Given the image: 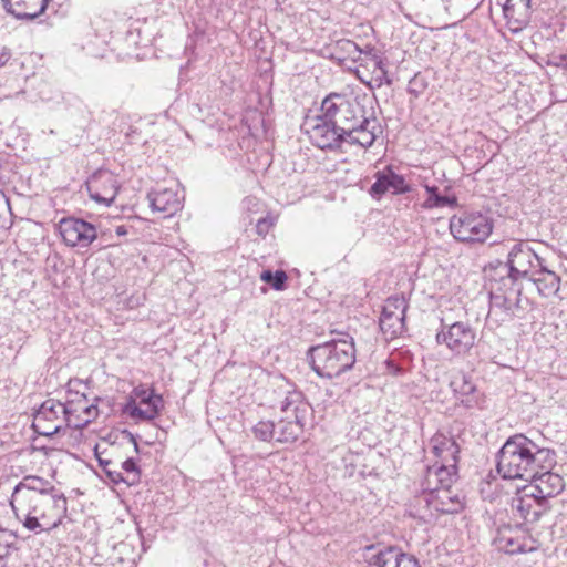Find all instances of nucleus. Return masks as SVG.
<instances>
[{
    "instance_id": "obj_31",
    "label": "nucleus",
    "mask_w": 567,
    "mask_h": 567,
    "mask_svg": "<svg viewBox=\"0 0 567 567\" xmlns=\"http://www.w3.org/2000/svg\"><path fill=\"white\" fill-rule=\"evenodd\" d=\"M254 436L262 442H270L272 439L276 440V427L271 421H259L252 427Z\"/></svg>"
},
{
    "instance_id": "obj_5",
    "label": "nucleus",
    "mask_w": 567,
    "mask_h": 567,
    "mask_svg": "<svg viewBox=\"0 0 567 567\" xmlns=\"http://www.w3.org/2000/svg\"><path fill=\"white\" fill-rule=\"evenodd\" d=\"M285 398L280 401V411H292L293 420L280 419L276 424V441L279 443H293L303 433L305 425L312 413L311 405L306 401L301 391L290 384L280 389Z\"/></svg>"
},
{
    "instance_id": "obj_8",
    "label": "nucleus",
    "mask_w": 567,
    "mask_h": 567,
    "mask_svg": "<svg viewBox=\"0 0 567 567\" xmlns=\"http://www.w3.org/2000/svg\"><path fill=\"white\" fill-rule=\"evenodd\" d=\"M32 427L39 435L48 437L71 427L64 403L54 399L45 400L33 414Z\"/></svg>"
},
{
    "instance_id": "obj_30",
    "label": "nucleus",
    "mask_w": 567,
    "mask_h": 567,
    "mask_svg": "<svg viewBox=\"0 0 567 567\" xmlns=\"http://www.w3.org/2000/svg\"><path fill=\"white\" fill-rule=\"evenodd\" d=\"M118 467L124 471L125 484L133 486L141 481V470L133 457H128L118 464Z\"/></svg>"
},
{
    "instance_id": "obj_50",
    "label": "nucleus",
    "mask_w": 567,
    "mask_h": 567,
    "mask_svg": "<svg viewBox=\"0 0 567 567\" xmlns=\"http://www.w3.org/2000/svg\"><path fill=\"white\" fill-rule=\"evenodd\" d=\"M281 413L284 414V416L281 419H287V420H293V412L290 411H281Z\"/></svg>"
},
{
    "instance_id": "obj_45",
    "label": "nucleus",
    "mask_w": 567,
    "mask_h": 567,
    "mask_svg": "<svg viewBox=\"0 0 567 567\" xmlns=\"http://www.w3.org/2000/svg\"><path fill=\"white\" fill-rule=\"evenodd\" d=\"M341 48L346 50L349 54L361 53V49L351 40H344L341 42Z\"/></svg>"
},
{
    "instance_id": "obj_48",
    "label": "nucleus",
    "mask_w": 567,
    "mask_h": 567,
    "mask_svg": "<svg viewBox=\"0 0 567 567\" xmlns=\"http://www.w3.org/2000/svg\"><path fill=\"white\" fill-rule=\"evenodd\" d=\"M268 227H269L268 223L265 219H260L257 224V233L260 235L266 234L268 230Z\"/></svg>"
},
{
    "instance_id": "obj_13",
    "label": "nucleus",
    "mask_w": 567,
    "mask_h": 567,
    "mask_svg": "<svg viewBox=\"0 0 567 567\" xmlns=\"http://www.w3.org/2000/svg\"><path fill=\"white\" fill-rule=\"evenodd\" d=\"M117 178L109 171L94 173L86 182V189L95 203L110 206L118 192Z\"/></svg>"
},
{
    "instance_id": "obj_26",
    "label": "nucleus",
    "mask_w": 567,
    "mask_h": 567,
    "mask_svg": "<svg viewBox=\"0 0 567 567\" xmlns=\"http://www.w3.org/2000/svg\"><path fill=\"white\" fill-rule=\"evenodd\" d=\"M163 408V399H155L151 404L142 405H138L134 399H130L123 408V413L135 421H152L159 415Z\"/></svg>"
},
{
    "instance_id": "obj_29",
    "label": "nucleus",
    "mask_w": 567,
    "mask_h": 567,
    "mask_svg": "<svg viewBox=\"0 0 567 567\" xmlns=\"http://www.w3.org/2000/svg\"><path fill=\"white\" fill-rule=\"evenodd\" d=\"M422 497H431V495H436L443 491V486L437 474L433 468V465L427 467L422 482Z\"/></svg>"
},
{
    "instance_id": "obj_41",
    "label": "nucleus",
    "mask_w": 567,
    "mask_h": 567,
    "mask_svg": "<svg viewBox=\"0 0 567 567\" xmlns=\"http://www.w3.org/2000/svg\"><path fill=\"white\" fill-rule=\"evenodd\" d=\"M104 474L113 484L125 483L124 473L118 467L107 468Z\"/></svg>"
},
{
    "instance_id": "obj_43",
    "label": "nucleus",
    "mask_w": 567,
    "mask_h": 567,
    "mask_svg": "<svg viewBox=\"0 0 567 567\" xmlns=\"http://www.w3.org/2000/svg\"><path fill=\"white\" fill-rule=\"evenodd\" d=\"M401 557L400 566L398 567H420L419 560L409 554L399 555Z\"/></svg>"
},
{
    "instance_id": "obj_1",
    "label": "nucleus",
    "mask_w": 567,
    "mask_h": 567,
    "mask_svg": "<svg viewBox=\"0 0 567 567\" xmlns=\"http://www.w3.org/2000/svg\"><path fill=\"white\" fill-rule=\"evenodd\" d=\"M556 454L550 449L539 447L523 434L506 440L497 454V472L505 480L529 481L539 468H553Z\"/></svg>"
},
{
    "instance_id": "obj_21",
    "label": "nucleus",
    "mask_w": 567,
    "mask_h": 567,
    "mask_svg": "<svg viewBox=\"0 0 567 567\" xmlns=\"http://www.w3.org/2000/svg\"><path fill=\"white\" fill-rule=\"evenodd\" d=\"M364 559L368 567H398L404 553L394 546L378 547L369 545L364 547Z\"/></svg>"
},
{
    "instance_id": "obj_20",
    "label": "nucleus",
    "mask_w": 567,
    "mask_h": 567,
    "mask_svg": "<svg viewBox=\"0 0 567 567\" xmlns=\"http://www.w3.org/2000/svg\"><path fill=\"white\" fill-rule=\"evenodd\" d=\"M451 388L464 408L475 409L481 406L483 401L482 394L470 375L465 373L454 375L451 381Z\"/></svg>"
},
{
    "instance_id": "obj_28",
    "label": "nucleus",
    "mask_w": 567,
    "mask_h": 567,
    "mask_svg": "<svg viewBox=\"0 0 567 567\" xmlns=\"http://www.w3.org/2000/svg\"><path fill=\"white\" fill-rule=\"evenodd\" d=\"M371 64L373 66V72L369 80L364 79L360 74V71H358V78L360 79V81L370 87H381L383 83L390 85L392 81L388 78V72L385 70L383 60L374 55L371 59Z\"/></svg>"
},
{
    "instance_id": "obj_9",
    "label": "nucleus",
    "mask_w": 567,
    "mask_h": 567,
    "mask_svg": "<svg viewBox=\"0 0 567 567\" xmlns=\"http://www.w3.org/2000/svg\"><path fill=\"white\" fill-rule=\"evenodd\" d=\"M543 262L527 243L514 244L508 252V276L503 279L502 285L514 286L518 278L528 279Z\"/></svg>"
},
{
    "instance_id": "obj_15",
    "label": "nucleus",
    "mask_w": 567,
    "mask_h": 567,
    "mask_svg": "<svg viewBox=\"0 0 567 567\" xmlns=\"http://www.w3.org/2000/svg\"><path fill=\"white\" fill-rule=\"evenodd\" d=\"M375 182L372 184L369 193L374 198H380L386 192L394 195L406 194L411 192L410 185L402 175L396 174L391 166L374 174Z\"/></svg>"
},
{
    "instance_id": "obj_11",
    "label": "nucleus",
    "mask_w": 567,
    "mask_h": 567,
    "mask_svg": "<svg viewBox=\"0 0 567 567\" xmlns=\"http://www.w3.org/2000/svg\"><path fill=\"white\" fill-rule=\"evenodd\" d=\"M59 233L70 247H89L97 237L96 228L79 218H63L59 223Z\"/></svg>"
},
{
    "instance_id": "obj_7",
    "label": "nucleus",
    "mask_w": 567,
    "mask_h": 567,
    "mask_svg": "<svg viewBox=\"0 0 567 567\" xmlns=\"http://www.w3.org/2000/svg\"><path fill=\"white\" fill-rule=\"evenodd\" d=\"M493 230L489 218L480 213H463L450 220L453 237L463 243H484Z\"/></svg>"
},
{
    "instance_id": "obj_17",
    "label": "nucleus",
    "mask_w": 567,
    "mask_h": 567,
    "mask_svg": "<svg viewBox=\"0 0 567 567\" xmlns=\"http://www.w3.org/2000/svg\"><path fill=\"white\" fill-rule=\"evenodd\" d=\"M50 494H61L49 481L39 476H25L13 488L10 504L14 502L24 501L25 498H33L34 496H45Z\"/></svg>"
},
{
    "instance_id": "obj_49",
    "label": "nucleus",
    "mask_w": 567,
    "mask_h": 567,
    "mask_svg": "<svg viewBox=\"0 0 567 567\" xmlns=\"http://www.w3.org/2000/svg\"><path fill=\"white\" fill-rule=\"evenodd\" d=\"M127 233H128L127 227L124 225H120V226L115 227V234L117 236H125V235H127Z\"/></svg>"
},
{
    "instance_id": "obj_3",
    "label": "nucleus",
    "mask_w": 567,
    "mask_h": 567,
    "mask_svg": "<svg viewBox=\"0 0 567 567\" xmlns=\"http://www.w3.org/2000/svg\"><path fill=\"white\" fill-rule=\"evenodd\" d=\"M12 511L19 522L30 532L39 534L58 528L66 516L68 501L61 494L34 496L14 502Z\"/></svg>"
},
{
    "instance_id": "obj_24",
    "label": "nucleus",
    "mask_w": 567,
    "mask_h": 567,
    "mask_svg": "<svg viewBox=\"0 0 567 567\" xmlns=\"http://www.w3.org/2000/svg\"><path fill=\"white\" fill-rule=\"evenodd\" d=\"M528 279L536 285L539 295L545 298L555 296L559 290L560 277L549 270L544 262Z\"/></svg>"
},
{
    "instance_id": "obj_10",
    "label": "nucleus",
    "mask_w": 567,
    "mask_h": 567,
    "mask_svg": "<svg viewBox=\"0 0 567 567\" xmlns=\"http://www.w3.org/2000/svg\"><path fill=\"white\" fill-rule=\"evenodd\" d=\"M303 125L312 144L321 150L337 148L342 143H348V136L331 121L324 118L323 113L313 118H307Z\"/></svg>"
},
{
    "instance_id": "obj_27",
    "label": "nucleus",
    "mask_w": 567,
    "mask_h": 567,
    "mask_svg": "<svg viewBox=\"0 0 567 567\" xmlns=\"http://www.w3.org/2000/svg\"><path fill=\"white\" fill-rule=\"evenodd\" d=\"M530 0H505L503 13L508 23H515V29H520L529 20Z\"/></svg>"
},
{
    "instance_id": "obj_39",
    "label": "nucleus",
    "mask_w": 567,
    "mask_h": 567,
    "mask_svg": "<svg viewBox=\"0 0 567 567\" xmlns=\"http://www.w3.org/2000/svg\"><path fill=\"white\" fill-rule=\"evenodd\" d=\"M498 547L506 551L507 554H516L524 551L523 545L516 540H514L512 537L501 536L498 538Z\"/></svg>"
},
{
    "instance_id": "obj_6",
    "label": "nucleus",
    "mask_w": 567,
    "mask_h": 567,
    "mask_svg": "<svg viewBox=\"0 0 567 567\" xmlns=\"http://www.w3.org/2000/svg\"><path fill=\"white\" fill-rule=\"evenodd\" d=\"M435 341L439 346H444L454 357L464 358L475 347L476 331L466 321L451 322L446 318H441Z\"/></svg>"
},
{
    "instance_id": "obj_4",
    "label": "nucleus",
    "mask_w": 567,
    "mask_h": 567,
    "mask_svg": "<svg viewBox=\"0 0 567 567\" xmlns=\"http://www.w3.org/2000/svg\"><path fill=\"white\" fill-rule=\"evenodd\" d=\"M337 336L338 338L313 346L308 351L311 368L321 378L339 377L355 363L353 338L344 332H337Z\"/></svg>"
},
{
    "instance_id": "obj_25",
    "label": "nucleus",
    "mask_w": 567,
    "mask_h": 567,
    "mask_svg": "<svg viewBox=\"0 0 567 567\" xmlns=\"http://www.w3.org/2000/svg\"><path fill=\"white\" fill-rule=\"evenodd\" d=\"M421 501L440 514H454L463 508L460 496L457 494L452 495L450 488L443 489L436 495H431V497H422Z\"/></svg>"
},
{
    "instance_id": "obj_2",
    "label": "nucleus",
    "mask_w": 567,
    "mask_h": 567,
    "mask_svg": "<svg viewBox=\"0 0 567 567\" xmlns=\"http://www.w3.org/2000/svg\"><path fill=\"white\" fill-rule=\"evenodd\" d=\"M321 113L348 136V144L362 148L373 145L377 138V120L368 117L364 107L355 99L347 94L330 93L321 103Z\"/></svg>"
},
{
    "instance_id": "obj_36",
    "label": "nucleus",
    "mask_w": 567,
    "mask_h": 567,
    "mask_svg": "<svg viewBox=\"0 0 567 567\" xmlns=\"http://www.w3.org/2000/svg\"><path fill=\"white\" fill-rule=\"evenodd\" d=\"M133 399L136 401V399L140 400V404H151V402L155 401V399H163L161 394H156L154 390H148L144 386H136L134 388L133 392Z\"/></svg>"
},
{
    "instance_id": "obj_18",
    "label": "nucleus",
    "mask_w": 567,
    "mask_h": 567,
    "mask_svg": "<svg viewBox=\"0 0 567 567\" xmlns=\"http://www.w3.org/2000/svg\"><path fill=\"white\" fill-rule=\"evenodd\" d=\"M534 482V491L540 502L547 505L548 498L558 495L564 489V480L560 475L553 473L551 468H539L535 477H530Z\"/></svg>"
},
{
    "instance_id": "obj_14",
    "label": "nucleus",
    "mask_w": 567,
    "mask_h": 567,
    "mask_svg": "<svg viewBox=\"0 0 567 567\" xmlns=\"http://www.w3.org/2000/svg\"><path fill=\"white\" fill-rule=\"evenodd\" d=\"M64 406L72 429H83L99 415L96 403H89L86 395L79 392L73 399H68Z\"/></svg>"
},
{
    "instance_id": "obj_44",
    "label": "nucleus",
    "mask_w": 567,
    "mask_h": 567,
    "mask_svg": "<svg viewBox=\"0 0 567 567\" xmlns=\"http://www.w3.org/2000/svg\"><path fill=\"white\" fill-rule=\"evenodd\" d=\"M425 89V83L420 81L416 76L411 80V93L417 96Z\"/></svg>"
},
{
    "instance_id": "obj_52",
    "label": "nucleus",
    "mask_w": 567,
    "mask_h": 567,
    "mask_svg": "<svg viewBox=\"0 0 567 567\" xmlns=\"http://www.w3.org/2000/svg\"><path fill=\"white\" fill-rule=\"evenodd\" d=\"M127 435L130 436L131 442L134 444V450H135L136 452H138V444H137V442H136V440H135L134 435H133L132 433H128V432H127Z\"/></svg>"
},
{
    "instance_id": "obj_22",
    "label": "nucleus",
    "mask_w": 567,
    "mask_h": 567,
    "mask_svg": "<svg viewBox=\"0 0 567 567\" xmlns=\"http://www.w3.org/2000/svg\"><path fill=\"white\" fill-rule=\"evenodd\" d=\"M4 9L20 20H33L41 16L49 0H2Z\"/></svg>"
},
{
    "instance_id": "obj_47",
    "label": "nucleus",
    "mask_w": 567,
    "mask_h": 567,
    "mask_svg": "<svg viewBox=\"0 0 567 567\" xmlns=\"http://www.w3.org/2000/svg\"><path fill=\"white\" fill-rule=\"evenodd\" d=\"M554 59L556 60L554 63L555 65H558V66H565L567 68V53L566 54H559L557 56H554Z\"/></svg>"
},
{
    "instance_id": "obj_42",
    "label": "nucleus",
    "mask_w": 567,
    "mask_h": 567,
    "mask_svg": "<svg viewBox=\"0 0 567 567\" xmlns=\"http://www.w3.org/2000/svg\"><path fill=\"white\" fill-rule=\"evenodd\" d=\"M386 371L390 374L398 375L403 371V368L396 363V355L393 353L385 361Z\"/></svg>"
},
{
    "instance_id": "obj_38",
    "label": "nucleus",
    "mask_w": 567,
    "mask_h": 567,
    "mask_svg": "<svg viewBox=\"0 0 567 567\" xmlns=\"http://www.w3.org/2000/svg\"><path fill=\"white\" fill-rule=\"evenodd\" d=\"M460 447L456 442L453 443V446L446 449L445 452L437 458L439 464L449 465L452 467H456V463L458 461Z\"/></svg>"
},
{
    "instance_id": "obj_40",
    "label": "nucleus",
    "mask_w": 567,
    "mask_h": 567,
    "mask_svg": "<svg viewBox=\"0 0 567 567\" xmlns=\"http://www.w3.org/2000/svg\"><path fill=\"white\" fill-rule=\"evenodd\" d=\"M104 452L99 451V446L95 447V456L102 471L105 472L107 468L118 467V464L111 458L103 457Z\"/></svg>"
},
{
    "instance_id": "obj_34",
    "label": "nucleus",
    "mask_w": 567,
    "mask_h": 567,
    "mask_svg": "<svg viewBox=\"0 0 567 567\" xmlns=\"http://www.w3.org/2000/svg\"><path fill=\"white\" fill-rule=\"evenodd\" d=\"M422 495L416 499V504L412 509V515L419 517L421 520L429 523L436 517V512L426 506L425 502L421 501Z\"/></svg>"
},
{
    "instance_id": "obj_12",
    "label": "nucleus",
    "mask_w": 567,
    "mask_h": 567,
    "mask_svg": "<svg viewBox=\"0 0 567 567\" xmlns=\"http://www.w3.org/2000/svg\"><path fill=\"white\" fill-rule=\"evenodd\" d=\"M406 309L408 303L403 297L386 299L379 319L380 329L386 337L392 339L403 332Z\"/></svg>"
},
{
    "instance_id": "obj_46",
    "label": "nucleus",
    "mask_w": 567,
    "mask_h": 567,
    "mask_svg": "<svg viewBox=\"0 0 567 567\" xmlns=\"http://www.w3.org/2000/svg\"><path fill=\"white\" fill-rule=\"evenodd\" d=\"M11 59V51L8 48H3L0 52V68L4 66Z\"/></svg>"
},
{
    "instance_id": "obj_19",
    "label": "nucleus",
    "mask_w": 567,
    "mask_h": 567,
    "mask_svg": "<svg viewBox=\"0 0 567 567\" xmlns=\"http://www.w3.org/2000/svg\"><path fill=\"white\" fill-rule=\"evenodd\" d=\"M512 508L514 515L522 518L525 523H536L548 509L547 505L538 499L535 492L515 497Z\"/></svg>"
},
{
    "instance_id": "obj_37",
    "label": "nucleus",
    "mask_w": 567,
    "mask_h": 567,
    "mask_svg": "<svg viewBox=\"0 0 567 567\" xmlns=\"http://www.w3.org/2000/svg\"><path fill=\"white\" fill-rule=\"evenodd\" d=\"M455 198H450L447 196L440 195L439 193H435L424 202L423 206L424 208L431 209L434 207H445V206H452L455 204Z\"/></svg>"
},
{
    "instance_id": "obj_23",
    "label": "nucleus",
    "mask_w": 567,
    "mask_h": 567,
    "mask_svg": "<svg viewBox=\"0 0 567 567\" xmlns=\"http://www.w3.org/2000/svg\"><path fill=\"white\" fill-rule=\"evenodd\" d=\"M150 206L154 212L163 213L164 216H173L181 207V199L173 189L164 188L148 193Z\"/></svg>"
},
{
    "instance_id": "obj_35",
    "label": "nucleus",
    "mask_w": 567,
    "mask_h": 567,
    "mask_svg": "<svg viewBox=\"0 0 567 567\" xmlns=\"http://www.w3.org/2000/svg\"><path fill=\"white\" fill-rule=\"evenodd\" d=\"M455 440L445 436L444 434H436L432 437V452L439 458L446 449H451Z\"/></svg>"
},
{
    "instance_id": "obj_33",
    "label": "nucleus",
    "mask_w": 567,
    "mask_h": 567,
    "mask_svg": "<svg viewBox=\"0 0 567 567\" xmlns=\"http://www.w3.org/2000/svg\"><path fill=\"white\" fill-rule=\"evenodd\" d=\"M433 468L441 481L443 489L450 488L455 480V476H456V467H452L446 464L441 465V464H439V462H436L433 465Z\"/></svg>"
},
{
    "instance_id": "obj_51",
    "label": "nucleus",
    "mask_w": 567,
    "mask_h": 567,
    "mask_svg": "<svg viewBox=\"0 0 567 567\" xmlns=\"http://www.w3.org/2000/svg\"><path fill=\"white\" fill-rule=\"evenodd\" d=\"M426 192L431 195L435 194V193H439V188L436 186H426L425 187Z\"/></svg>"
},
{
    "instance_id": "obj_32",
    "label": "nucleus",
    "mask_w": 567,
    "mask_h": 567,
    "mask_svg": "<svg viewBox=\"0 0 567 567\" xmlns=\"http://www.w3.org/2000/svg\"><path fill=\"white\" fill-rule=\"evenodd\" d=\"M260 279L266 284L271 285L274 289L282 290L287 281V275L284 270H276L272 272L271 270L267 269L260 274Z\"/></svg>"
},
{
    "instance_id": "obj_16",
    "label": "nucleus",
    "mask_w": 567,
    "mask_h": 567,
    "mask_svg": "<svg viewBox=\"0 0 567 567\" xmlns=\"http://www.w3.org/2000/svg\"><path fill=\"white\" fill-rule=\"evenodd\" d=\"M520 296V288L506 285L503 287H492L491 290V307L488 316L504 313L506 317H512L514 310L518 307Z\"/></svg>"
}]
</instances>
